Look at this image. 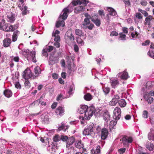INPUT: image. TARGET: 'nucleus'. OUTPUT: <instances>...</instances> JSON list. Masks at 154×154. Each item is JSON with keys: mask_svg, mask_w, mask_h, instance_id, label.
Wrapping results in <instances>:
<instances>
[{"mask_svg": "<svg viewBox=\"0 0 154 154\" xmlns=\"http://www.w3.org/2000/svg\"><path fill=\"white\" fill-rule=\"evenodd\" d=\"M84 98L86 100L90 101L91 100L92 97L90 94L87 93L84 96Z\"/></svg>", "mask_w": 154, "mask_h": 154, "instance_id": "473e14b6", "label": "nucleus"}, {"mask_svg": "<svg viewBox=\"0 0 154 154\" xmlns=\"http://www.w3.org/2000/svg\"><path fill=\"white\" fill-rule=\"evenodd\" d=\"M75 145L76 148L79 149L82 148L84 146L83 144L82 143L81 141L79 140L75 142Z\"/></svg>", "mask_w": 154, "mask_h": 154, "instance_id": "cd10ccee", "label": "nucleus"}, {"mask_svg": "<svg viewBox=\"0 0 154 154\" xmlns=\"http://www.w3.org/2000/svg\"><path fill=\"white\" fill-rule=\"evenodd\" d=\"M150 43V41L149 40H146L144 42L142 43V45L146 46L148 45Z\"/></svg>", "mask_w": 154, "mask_h": 154, "instance_id": "69168bd1", "label": "nucleus"}, {"mask_svg": "<svg viewBox=\"0 0 154 154\" xmlns=\"http://www.w3.org/2000/svg\"><path fill=\"white\" fill-rule=\"evenodd\" d=\"M40 101L38 100H36L31 103L29 106V107H32L35 106H38L40 103Z\"/></svg>", "mask_w": 154, "mask_h": 154, "instance_id": "2f4dec72", "label": "nucleus"}, {"mask_svg": "<svg viewBox=\"0 0 154 154\" xmlns=\"http://www.w3.org/2000/svg\"><path fill=\"white\" fill-rule=\"evenodd\" d=\"M4 94L6 97L9 98L12 96V93L10 90L7 89L4 91Z\"/></svg>", "mask_w": 154, "mask_h": 154, "instance_id": "b1692460", "label": "nucleus"}, {"mask_svg": "<svg viewBox=\"0 0 154 154\" xmlns=\"http://www.w3.org/2000/svg\"><path fill=\"white\" fill-rule=\"evenodd\" d=\"M113 118L116 120H119L121 117V111L119 107H116L113 111Z\"/></svg>", "mask_w": 154, "mask_h": 154, "instance_id": "9d476101", "label": "nucleus"}, {"mask_svg": "<svg viewBox=\"0 0 154 154\" xmlns=\"http://www.w3.org/2000/svg\"><path fill=\"white\" fill-rule=\"evenodd\" d=\"M119 38L120 40H126V35L125 34H123L122 32H121L119 33Z\"/></svg>", "mask_w": 154, "mask_h": 154, "instance_id": "ea45409f", "label": "nucleus"}, {"mask_svg": "<svg viewBox=\"0 0 154 154\" xmlns=\"http://www.w3.org/2000/svg\"><path fill=\"white\" fill-rule=\"evenodd\" d=\"M94 124L91 122L85 127L83 131V134L85 136H90L93 137L96 136L95 133L94 131Z\"/></svg>", "mask_w": 154, "mask_h": 154, "instance_id": "20e7f679", "label": "nucleus"}, {"mask_svg": "<svg viewBox=\"0 0 154 154\" xmlns=\"http://www.w3.org/2000/svg\"><path fill=\"white\" fill-rule=\"evenodd\" d=\"M54 48V47L52 46H49L44 48V51H46L47 52H51Z\"/></svg>", "mask_w": 154, "mask_h": 154, "instance_id": "c9c22d12", "label": "nucleus"}, {"mask_svg": "<svg viewBox=\"0 0 154 154\" xmlns=\"http://www.w3.org/2000/svg\"><path fill=\"white\" fill-rule=\"evenodd\" d=\"M118 35L117 32L115 31H113L110 33V35L111 36H116Z\"/></svg>", "mask_w": 154, "mask_h": 154, "instance_id": "0e129e2a", "label": "nucleus"}, {"mask_svg": "<svg viewBox=\"0 0 154 154\" xmlns=\"http://www.w3.org/2000/svg\"><path fill=\"white\" fill-rule=\"evenodd\" d=\"M60 140V138L58 135H56L53 138V142L56 143V142L59 141Z\"/></svg>", "mask_w": 154, "mask_h": 154, "instance_id": "37998d69", "label": "nucleus"}, {"mask_svg": "<svg viewBox=\"0 0 154 154\" xmlns=\"http://www.w3.org/2000/svg\"><path fill=\"white\" fill-rule=\"evenodd\" d=\"M74 89V86L73 85H71L70 86L69 88V90L68 91V93L69 95H70L72 94V91Z\"/></svg>", "mask_w": 154, "mask_h": 154, "instance_id": "79ce46f5", "label": "nucleus"}, {"mask_svg": "<svg viewBox=\"0 0 154 154\" xmlns=\"http://www.w3.org/2000/svg\"><path fill=\"white\" fill-rule=\"evenodd\" d=\"M126 150L125 148H121L118 150L120 154L124 153Z\"/></svg>", "mask_w": 154, "mask_h": 154, "instance_id": "5fc2aeb1", "label": "nucleus"}, {"mask_svg": "<svg viewBox=\"0 0 154 154\" xmlns=\"http://www.w3.org/2000/svg\"><path fill=\"white\" fill-rule=\"evenodd\" d=\"M101 115L107 123L110 120V115L108 111H105L103 113H101Z\"/></svg>", "mask_w": 154, "mask_h": 154, "instance_id": "4468645a", "label": "nucleus"}, {"mask_svg": "<svg viewBox=\"0 0 154 154\" xmlns=\"http://www.w3.org/2000/svg\"><path fill=\"white\" fill-rule=\"evenodd\" d=\"M52 147V150H53V151L54 152H55L56 149H58V147L57 145V143L55 142H52L51 144Z\"/></svg>", "mask_w": 154, "mask_h": 154, "instance_id": "58836bf2", "label": "nucleus"}, {"mask_svg": "<svg viewBox=\"0 0 154 154\" xmlns=\"http://www.w3.org/2000/svg\"><path fill=\"white\" fill-rule=\"evenodd\" d=\"M94 26L93 24L90 23V20L88 18H85L82 24V27L85 29H88L92 30Z\"/></svg>", "mask_w": 154, "mask_h": 154, "instance_id": "0eeeda50", "label": "nucleus"}, {"mask_svg": "<svg viewBox=\"0 0 154 154\" xmlns=\"http://www.w3.org/2000/svg\"><path fill=\"white\" fill-rule=\"evenodd\" d=\"M75 141V138L73 137H72L68 138L66 142V148L69 147L71 145H72Z\"/></svg>", "mask_w": 154, "mask_h": 154, "instance_id": "a211bd4d", "label": "nucleus"}, {"mask_svg": "<svg viewBox=\"0 0 154 154\" xmlns=\"http://www.w3.org/2000/svg\"><path fill=\"white\" fill-rule=\"evenodd\" d=\"M20 9L21 11L22 14L23 15H26L29 13V11L27 10V7L26 6H24Z\"/></svg>", "mask_w": 154, "mask_h": 154, "instance_id": "5701e85b", "label": "nucleus"}, {"mask_svg": "<svg viewBox=\"0 0 154 154\" xmlns=\"http://www.w3.org/2000/svg\"><path fill=\"white\" fill-rule=\"evenodd\" d=\"M8 27L5 23V20L3 19L2 22H0V29L3 30L8 31Z\"/></svg>", "mask_w": 154, "mask_h": 154, "instance_id": "f3484780", "label": "nucleus"}, {"mask_svg": "<svg viewBox=\"0 0 154 154\" xmlns=\"http://www.w3.org/2000/svg\"><path fill=\"white\" fill-rule=\"evenodd\" d=\"M100 145H98L96 149L95 150L94 152V153H99L100 154Z\"/></svg>", "mask_w": 154, "mask_h": 154, "instance_id": "49530a36", "label": "nucleus"}, {"mask_svg": "<svg viewBox=\"0 0 154 154\" xmlns=\"http://www.w3.org/2000/svg\"><path fill=\"white\" fill-rule=\"evenodd\" d=\"M68 137L66 136L61 135L60 137V139L63 141H66V142L68 140Z\"/></svg>", "mask_w": 154, "mask_h": 154, "instance_id": "09e8293b", "label": "nucleus"}, {"mask_svg": "<svg viewBox=\"0 0 154 154\" xmlns=\"http://www.w3.org/2000/svg\"><path fill=\"white\" fill-rule=\"evenodd\" d=\"M18 27L17 24L14 25H11L8 27V31H14Z\"/></svg>", "mask_w": 154, "mask_h": 154, "instance_id": "c85d7f7f", "label": "nucleus"}, {"mask_svg": "<svg viewBox=\"0 0 154 154\" xmlns=\"http://www.w3.org/2000/svg\"><path fill=\"white\" fill-rule=\"evenodd\" d=\"M77 42L78 44H80L81 45H83L84 44V42L80 38H77Z\"/></svg>", "mask_w": 154, "mask_h": 154, "instance_id": "a18cd8bd", "label": "nucleus"}, {"mask_svg": "<svg viewBox=\"0 0 154 154\" xmlns=\"http://www.w3.org/2000/svg\"><path fill=\"white\" fill-rule=\"evenodd\" d=\"M41 71L40 69L38 66H37L34 68V72L35 74V75H34L35 76V78L39 75L41 73Z\"/></svg>", "mask_w": 154, "mask_h": 154, "instance_id": "a878e982", "label": "nucleus"}, {"mask_svg": "<svg viewBox=\"0 0 154 154\" xmlns=\"http://www.w3.org/2000/svg\"><path fill=\"white\" fill-rule=\"evenodd\" d=\"M95 108L94 106L88 107L85 105H81L78 109V112L80 114L85 113L84 116H80V118L83 119L85 118L87 120L90 119L95 112Z\"/></svg>", "mask_w": 154, "mask_h": 154, "instance_id": "f03ea898", "label": "nucleus"}, {"mask_svg": "<svg viewBox=\"0 0 154 154\" xmlns=\"http://www.w3.org/2000/svg\"><path fill=\"white\" fill-rule=\"evenodd\" d=\"M103 140H100V141H99V145H100V148H101V147H102L105 143V141Z\"/></svg>", "mask_w": 154, "mask_h": 154, "instance_id": "bf43d9fd", "label": "nucleus"}, {"mask_svg": "<svg viewBox=\"0 0 154 154\" xmlns=\"http://www.w3.org/2000/svg\"><path fill=\"white\" fill-rule=\"evenodd\" d=\"M19 73L16 72L14 73H13L12 74V79L13 80L14 82H16L18 77Z\"/></svg>", "mask_w": 154, "mask_h": 154, "instance_id": "c756f323", "label": "nucleus"}, {"mask_svg": "<svg viewBox=\"0 0 154 154\" xmlns=\"http://www.w3.org/2000/svg\"><path fill=\"white\" fill-rule=\"evenodd\" d=\"M89 2L88 1L86 0H74L72 2V4H70L68 6L64 8L63 10L58 19V21L56 23V27L59 28L60 26H64L65 22L64 20L67 18L68 14L73 11L74 6L82 4L84 6H85Z\"/></svg>", "mask_w": 154, "mask_h": 154, "instance_id": "f257e3e1", "label": "nucleus"}, {"mask_svg": "<svg viewBox=\"0 0 154 154\" xmlns=\"http://www.w3.org/2000/svg\"><path fill=\"white\" fill-rule=\"evenodd\" d=\"M75 34L79 36H82L84 34V33L82 30L79 29H75Z\"/></svg>", "mask_w": 154, "mask_h": 154, "instance_id": "72a5a7b5", "label": "nucleus"}, {"mask_svg": "<svg viewBox=\"0 0 154 154\" xmlns=\"http://www.w3.org/2000/svg\"><path fill=\"white\" fill-rule=\"evenodd\" d=\"M147 54L150 57L154 59V52L152 51L150 52V51H149L148 52Z\"/></svg>", "mask_w": 154, "mask_h": 154, "instance_id": "864d4df0", "label": "nucleus"}, {"mask_svg": "<svg viewBox=\"0 0 154 154\" xmlns=\"http://www.w3.org/2000/svg\"><path fill=\"white\" fill-rule=\"evenodd\" d=\"M152 94L154 95L153 92L146 94L143 96L145 100L149 104H151L153 100V98L151 96Z\"/></svg>", "mask_w": 154, "mask_h": 154, "instance_id": "9b49d317", "label": "nucleus"}, {"mask_svg": "<svg viewBox=\"0 0 154 154\" xmlns=\"http://www.w3.org/2000/svg\"><path fill=\"white\" fill-rule=\"evenodd\" d=\"M133 139L132 137L124 136L122 139V142L124 146H128L129 144L132 143Z\"/></svg>", "mask_w": 154, "mask_h": 154, "instance_id": "1a4fd4ad", "label": "nucleus"}, {"mask_svg": "<svg viewBox=\"0 0 154 154\" xmlns=\"http://www.w3.org/2000/svg\"><path fill=\"white\" fill-rule=\"evenodd\" d=\"M85 8L82 6H80L76 7L74 9V12L76 14H79L84 11Z\"/></svg>", "mask_w": 154, "mask_h": 154, "instance_id": "6ab92c4d", "label": "nucleus"}, {"mask_svg": "<svg viewBox=\"0 0 154 154\" xmlns=\"http://www.w3.org/2000/svg\"><path fill=\"white\" fill-rule=\"evenodd\" d=\"M148 138L149 140L154 141V130H151L150 132L148 134Z\"/></svg>", "mask_w": 154, "mask_h": 154, "instance_id": "bb28decb", "label": "nucleus"}, {"mask_svg": "<svg viewBox=\"0 0 154 154\" xmlns=\"http://www.w3.org/2000/svg\"><path fill=\"white\" fill-rule=\"evenodd\" d=\"M103 140H100V141H99V145H100V148H101V147H102L105 143V141Z\"/></svg>", "mask_w": 154, "mask_h": 154, "instance_id": "052dcab7", "label": "nucleus"}, {"mask_svg": "<svg viewBox=\"0 0 154 154\" xmlns=\"http://www.w3.org/2000/svg\"><path fill=\"white\" fill-rule=\"evenodd\" d=\"M23 78L28 79L29 78L34 79L35 78V76L32 74L31 70L28 69H26L24 70L22 74Z\"/></svg>", "mask_w": 154, "mask_h": 154, "instance_id": "6e6552de", "label": "nucleus"}, {"mask_svg": "<svg viewBox=\"0 0 154 154\" xmlns=\"http://www.w3.org/2000/svg\"><path fill=\"white\" fill-rule=\"evenodd\" d=\"M107 10L109 13V14L112 16H116L117 14L116 11L112 8L110 7H107Z\"/></svg>", "mask_w": 154, "mask_h": 154, "instance_id": "393cba45", "label": "nucleus"}, {"mask_svg": "<svg viewBox=\"0 0 154 154\" xmlns=\"http://www.w3.org/2000/svg\"><path fill=\"white\" fill-rule=\"evenodd\" d=\"M117 76L122 79L126 80L129 77L127 72L125 71L123 72H121L118 74Z\"/></svg>", "mask_w": 154, "mask_h": 154, "instance_id": "dca6fc26", "label": "nucleus"}, {"mask_svg": "<svg viewBox=\"0 0 154 154\" xmlns=\"http://www.w3.org/2000/svg\"><path fill=\"white\" fill-rule=\"evenodd\" d=\"M24 54L26 55V57L29 61H32L34 63L36 61L35 58V51H29V50H26L24 51Z\"/></svg>", "mask_w": 154, "mask_h": 154, "instance_id": "423d86ee", "label": "nucleus"}, {"mask_svg": "<svg viewBox=\"0 0 154 154\" xmlns=\"http://www.w3.org/2000/svg\"><path fill=\"white\" fill-rule=\"evenodd\" d=\"M124 2L125 5L126 6H129L131 5V3L129 0H124Z\"/></svg>", "mask_w": 154, "mask_h": 154, "instance_id": "13d9d810", "label": "nucleus"}, {"mask_svg": "<svg viewBox=\"0 0 154 154\" xmlns=\"http://www.w3.org/2000/svg\"><path fill=\"white\" fill-rule=\"evenodd\" d=\"M148 116V113L147 111L146 110H144L143 113V117L144 118H147Z\"/></svg>", "mask_w": 154, "mask_h": 154, "instance_id": "c03bdc74", "label": "nucleus"}, {"mask_svg": "<svg viewBox=\"0 0 154 154\" xmlns=\"http://www.w3.org/2000/svg\"><path fill=\"white\" fill-rule=\"evenodd\" d=\"M68 37L71 41H73L74 40V37L72 33L70 34V35L68 36Z\"/></svg>", "mask_w": 154, "mask_h": 154, "instance_id": "774afa93", "label": "nucleus"}, {"mask_svg": "<svg viewBox=\"0 0 154 154\" xmlns=\"http://www.w3.org/2000/svg\"><path fill=\"white\" fill-rule=\"evenodd\" d=\"M52 146L51 144V145H50L48 146L47 148V149L48 151L51 152L53 151V150H52Z\"/></svg>", "mask_w": 154, "mask_h": 154, "instance_id": "338daca9", "label": "nucleus"}, {"mask_svg": "<svg viewBox=\"0 0 154 154\" xmlns=\"http://www.w3.org/2000/svg\"><path fill=\"white\" fill-rule=\"evenodd\" d=\"M15 14L12 13H8L7 15V20L8 22L13 23L15 20Z\"/></svg>", "mask_w": 154, "mask_h": 154, "instance_id": "2eb2a0df", "label": "nucleus"}, {"mask_svg": "<svg viewBox=\"0 0 154 154\" xmlns=\"http://www.w3.org/2000/svg\"><path fill=\"white\" fill-rule=\"evenodd\" d=\"M136 17L139 19H142L143 17L141 14L140 13H137L136 14Z\"/></svg>", "mask_w": 154, "mask_h": 154, "instance_id": "3c124183", "label": "nucleus"}, {"mask_svg": "<svg viewBox=\"0 0 154 154\" xmlns=\"http://www.w3.org/2000/svg\"><path fill=\"white\" fill-rule=\"evenodd\" d=\"M11 43V39L8 38H5L3 41V45L5 47H9L10 46Z\"/></svg>", "mask_w": 154, "mask_h": 154, "instance_id": "aec40b11", "label": "nucleus"}, {"mask_svg": "<svg viewBox=\"0 0 154 154\" xmlns=\"http://www.w3.org/2000/svg\"><path fill=\"white\" fill-rule=\"evenodd\" d=\"M97 133L100 135L101 138L103 140H105L107 137L108 131V130L105 128L101 129L99 126H98L96 128Z\"/></svg>", "mask_w": 154, "mask_h": 154, "instance_id": "39448f33", "label": "nucleus"}, {"mask_svg": "<svg viewBox=\"0 0 154 154\" xmlns=\"http://www.w3.org/2000/svg\"><path fill=\"white\" fill-rule=\"evenodd\" d=\"M91 20L95 24L96 26H100V20L97 19L92 18Z\"/></svg>", "mask_w": 154, "mask_h": 154, "instance_id": "7c9ffc66", "label": "nucleus"}, {"mask_svg": "<svg viewBox=\"0 0 154 154\" xmlns=\"http://www.w3.org/2000/svg\"><path fill=\"white\" fill-rule=\"evenodd\" d=\"M111 95L113 97V98L109 103L110 105L115 106L117 103H118L119 106L122 107H124L126 106V102L125 100L124 99L119 100L120 99L119 96L115 93L114 91L112 90L111 91Z\"/></svg>", "mask_w": 154, "mask_h": 154, "instance_id": "7ed1b4c3", "label": "nucleus"}, {"mask_svg": "<svg viewBox=\"0 0 154 154\" xmlns=\"http://www.w3.org/2000/svg\"><path fill=\"white\" fill-rule=\"evenodd\" d=\"M23 0H19L17 3V5L20 9L24 6L23 5Z\"/></svg>", "mask_w": 154, "mask_h": 154, "instance_id": "4c0bfd02", "label": "nucleus"}, {"mask_svg": "<svg viewBox=\"0 0 154 154\" xmlns=\"http://www.w3.org/2000/svg\"><path fill=\"white\" fill-rule=\"evenodd\" d=\"M117 124L116 121H111L110 122L109 125L113 127L115 126Z\"/></svg>", "mask_w": 154, "mask_h": 154, "instance_id": "603ef678", "label": "nucleus"}, {"mask_svg": "<svg viewBox=\"0 0 154 154\" xmlns=\"http://www.w3.org/2000/svg\"><path fill=\"white\" fill-rule=\"evenodd\" d=\"M24 85L26 88H29L30 86V83L28 80L25 81L24 83Z\"/></svg>", "mask_w": 154, "mask_h": 154, "instance_id": "8fccbe9b", "label": "nucleus"}, {"mask_svg": "<svg viewBox=\"0 0 154 154\" xmlns=\"http://www.w3.org/2000/svg\"><path fill=\"white\" fill-rule=\"evenodd\" d=\"M73 68H72L71 66H68V69L71 71H74L76 69V67L75 66L74 64L72 65Z\"/></svg>", "mask_w": 154, "mask_h": 154, "instance_id": "de8ad7c7", "label": "nucleus"}, {"mask_svg": "<svg viewBox=\"0 0 154 154\" xmlns=\"http://www.w3.org/2000/svg\"><path fill=\"white\" fill-rule=\"evenodd\" d=\"M63 95L61 94H60L57 97L56 100L57 101H59L60 100H61L63 99Z\"/></svg>", "mask_w": 154, "mask_h": 154, "instance_id": "6e6d98bb", "label": "nucleus"}, {"mask_svg": "<svg viewBox=\"0 0 154 154\" xmlns=\"http://www.w3.org/2000/svg\"><path fill=\"white\" fill-rule=\"evenodd\" d=\"M54 36L55 37L54 40L55 42H59L60 41V37L59 36L57 35V36Z\"/></svg>", "mask_w": 154, "mask_h": 154, "instance_id": "4d7b16f0", "label": "nucleus"}, {"mask_svg": "<svg viewBox=\"0 0 154 154\" xmlns=\"http://www.w3.org/2000/svg\"><path fill=\"white\" fill-rule=\"evenodd\" d=\"M103 91L104 92L105 95H106L109 94L110 91V88L108 87H103Z\"/></svg>", "mask_w": 154, "mask_h": 154, "instance_id": "e433bc0d", "label": "nucleus"}, {"mask_svg": "<svg viewBox=\"0 0 154 154\" xmlns=\"http://www.w3.org/2000/svg\"><path fill=\"white\" fill-rule=\"evenodd\" d=\"M153 19L152 16L149 15L145 19V25H148L149 26L150 25V21Z\"/></svg>", "mask_w": 154, "mask_h": 154, "instance_id": "4be33fe9", "label": "nucleus"}, {"mask_svg": "<svg viewBox=\"0 0 154 154\" xmlns=\"http://www.w3.org/2000/svg\"><path fill=\"white\" fill-rule=\"evenodd\" d=\"M55 112L58 117H61L64 114V108L61 106H60L56 109Z\"/></svg>", "mask_w": 154, "mask_h": 154, "instance_id": "f8f14e48", "label": "nucleus"}, {"mask_svg": "<svg viewBox=\"0 0 154 154\" xmlns=\"http://www.w3.org/2000/svg\"><path fill=\"white\" fill-rule=\"evenodd\" d=\"M138 11L142 13L145 17H147L149 16L148 13L144 10H143L141 9H139Z\"/></svg>", "mask_w": 154, "mask_h": 154, "instance_id": "a19ab883", "label": "nucleus"}, {"mask_svg": "<svg viewBox=\"0 0 154 154\" xmlns=\"http://www.w3.org/2000/svg\"><path fill=\"white\" fill-rule=\"evenodd\" d=\"M146 146L147 149L151 151L153 150L154 148V145L152 143H148L146 144Z\"/></svg>", "mask_w": 154, "mask_h": 154, "instance_id": "f704fd0d", "label": "nucleus"}, {"mask_svg": "<svg viewBox=\"0 0 154 154\" xmlns=\"http://www.w3.org/2000/svg\"><path fill=\"white\" fill-rule=\"evenodd\" d=\"M110 82L112 88H115L119 84V82L116 79H110Z\"/></svg>", "mask_w": 154, "mask_h": 154, "instance_id": "412c9836", "label": "nucleus"}, {"mask_svg": "<svg viewBox=\"0 0 154 154\" xmlns=\"http://www.w3.org/2000/svg\"><path fill=\"white\" fill-rule=\"evenodd\" d=\"M140 4L142 6H146L147 4V2L146 1L143 0L141 1L140 2Z\"/></svg>", "mask_w": 154, "mask_h": 154, "instance_id": "e2e57ef3", "label": "nucleus"}, {"mask_svg": "<svg viewBox=\"0 0 154 154\" xmlns=\"http://www.w3.org/2000/svg\"><path fill=\"white\" fill-rule=\"evenodd\" d=\"M59 58L57 57L51 55L49 57V64L53 65L58 62Z\"/></svg>", "mask_w": 154, "mask_h": 154, "instance_id": "ddd939ff", "label": "nucleus"}, {"mask_svg": "<svg viewBox=\"0 0 154 154\" xmlns=\"http://www.w3.org/2000/svg\"><path fill=\"white\" fill-rule=\"evenodd\" d=\"M69 152L71 153H73V154L75 153V149L74 147H71L69 148Z\"/></svg>", "mask_w": 154, "mask_h": 154, "instance_id": "680f3d73", "label": "nucleus"}]
</instances>
